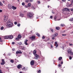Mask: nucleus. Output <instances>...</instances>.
Instances as JSON below:
<instances>
[{
    "mask_svg": "<svg viewBox=\"0 0 73 73\" xmlns=\"http://www.w3.org/2000/svg\"><path fill=\"white\" fill-rule=\"evenodd\" d=\"M20 16L21 17H23L24 15H23L22 13H21L20 14Z\"/></svg>",
    "mask_w": 73,
    "mask_h": 73,
    "instance_id": "nucleus-26",
    "label": "nucleus"
},
{
    "mask_svg": "<svg viewBox=\"0 0 73 73\" xmlns=\"http://www.w3.org/2000/svg\"><path fill=\"white\" fill-rule=\"evenodd\" d=\"M22 5H25V3H24L23 2L22 3Z\"/></svg>",
    "mask_w": 73,
    "mask_h": 73,
    "instance_id": "nucleus-39",
    "label": "nucleus"
},
{
    "mask_svg": "<svg viewBox=\"0 0 73 73\" xmlns=\"http://www.w3.org/2000/svg\"><path fill=\"white\" fill-rule=\"evenodd\" d=\"M44 41L45 42H47L48 41V40H44Z\"/></svg>",
    "mask_w": 73,
    "mask_h": 73,
    "instance_id": "nucleus-49",
    "label": "nucleus"
},
{
    "mask_svg": "<svg viewBox=\"0 0 73 73\" xmlns=\"http://www.w3.org/2000/svg\"><path fill=\"white\" fill-rule=\"evenodd\" d=\"M25 2L26 3H28L29 2V0H26Z\"/></svg>",
    "mask_w": 73,
    "mask_h": 73,
    "instance_id": "nucleus-36",
    "label": "nucleus"
},
{
    "mask_svg": "<svg viewBox=\"0 0 73 73\" xmlns=\"http://www.w3.org/2000/svg\"><path fill=\"white\" fill-rule=\"evenodd\" d=\"M0 5L1 6H3V4L1 2V1H0Z\"/></svg>",
    "mask_w": 73,
    "mask_h": 73,
    "instance_id": "nucleus-25",
    "label": "nucleus"
},
{
    "mask_svg": "<svg viewBox=\"0 0 73 73\" xmlns=\"http://www.w3.org/2000/svg\"><path fill=\"white\" fill-rule=\"evenodd\" d=\"M37 52V51L36 50H35L33 51V54L34 55H36L37 54H36V52Z\"/></svg>",
    "mask_w": 73,
    "mask_h": 73,
    "instance_id": "nucleus-14",
    "label": "nucleus"
},
{
    "mask_svg": "<svg viewBox=\"0 0 73 73\" xmlns=\"http://www.w3.org/2000/svg\"><path fill=\"white\" fill-rule=\"evenodd\" d=\"M36 35L38 36V37H40V34L37 33L36 34Z\"/></svg>",
    "mask_w": 73,
    "mask_h": 73,
    "instance_id": "nucleus-24",
    "label": "nucleus"
},
{
    "mask_svg": "<svg viewBox=\"0 0 73 73\" xmlns=\"http://www.w3.org/2000/svg\"><path fill=\"white\" fill-rule=\"evenodd\" d=\"M71 6H72V4L70 5H68L69 7H71Z\"/></svg>",
    "mask_w": 73,
    "mask_h": 73,
    "instance_id": "nucleus-44",
    "label": "nucleus"
},
{
    "mask_svg": "<svg viewBox=\"0 0 73 73\" xmlns=\"http://www.w3.org/2000/svg\"><path fill=\"white\" fill-rule=\"evenodd\" d=\"M17 38H21V35L19 34V35L17 36Z\"/></svg>",
    "mask_w": 73,
    "mask_h": 73,
    "instance_id": "nucleus-17",
    "label": "nucleus"
},
{
    "mask_svg": "<svg viewBox=\"0 0 73 73\" xmlns=\"http://www.w3.org/2000/svg\"><path fill=\"white\" fill-rule=\"evenodd\" d=\"M27 6H28V7H31V3H29L28 5Z\"/></svg>",
    "mask_w": 73,
    "mask_h": 73,
    "instance_id": "nucleus-18",
    "label": "nucleus"
},
{
    "mask_svg": "<svg viewBox=\"0 0 73 73\" xmlns=\"http://www.w3.org/2000/svg\"><path fill=\"white\" fill-rule=\"evenodd\" d=\"M3 12V11H2V10H0V12Z\"/></svg>",
    "mask_w": 73,
    "mask_h": 73,
    "instance_id": "nucleus-57",
    "label": "nucleus"
},
{
    "mask_svg": "<svg viewBox=\"0 0 73 73\" xmlns=\"http://www.w3.org/2000/svg\"><path fill=\"white\" fill-rule=\"evenodd\" d=\"M7 24L8 26L10 28H12L13 27V24L12 22H11L10 21H8L7 22Z\"/></svg>",
    "mask_w": 73,
    "mask_h": 73,
    "instance_id": "nucleus-2",
    "label": "nucleus"
},
{
    "mask_svg": "<svg viewBox=\"0 0 73 73\" xmlns=\"http://www.w3.org/2000/svg\"><path fill=\"white\" fill-rule=\"evenodd\" d=\"M62 57H60L58 58V60L59 61H61V60H62Z\"/></svg>",
    "mask_w": 73,
    "mask_h": 73,
    "instance_id": "nucleus-19",
    "label": "nucleus"
},
{
    "mask_svg": "<svg viewBox=\"0 0 73 73\" xmlns=\"http://www.w3.org/2000/svg\"><path fill=\"white\" fill-rule=\"evenodd\" d=\"M51 47L52 48H53V46H52V44H51Z\"/></svg>",
    "mask_w": 73,
    "mask_h": 73,
    "instance_id": "nucleus-56",
    "label": "nucleus"
},
{
    "mask_svg": "<svg viewBox=\"0 0 73 73\" xmlns=\"http://www.w3.org/2000/svg\"><path fill=\"white\" fill-rule=\"evenodd\" d=\"M33 15H34V14L32 12H29L27 13V16L28 18L29 19H31L33 17Z\"/></svg>",
    "mask_w": 73,
    "mask_h": 73,
    "instance_id": "nucleus-1",
    "label": "nucleus"
},
{
    "mask_svg": "<svg viewBox=\"0 0 73 73\" xmlns=\"http://www.w3.org/2000/svg\"><path fill=\"white\" fill-rule=\"evenodd\" d=\"M2 38H1L0 37V42H3V40H1Z\"/></svg>",
    "mask_w": 73,
    "mask_h": 73,
    "instance_id": "nucleus-29",
    "label": "nucleus"
},
{
    "mask_svg": "<svg viewBox=\"0 0 73 73\" xmlns=\"http://www.w3.org/2000/svg\"><path fill=\"white\" fill-rule=\"evenodd\" d=\"M59 67H61V66H62V65L60 64H59L58 65Z\"/></svg>",
    "mask_w": 73,
    "mask_h": 73,
    "instance_id": "nucleus-40",
    "label": "nucleus"
},
{
    "mask_svg": "<svg viewBox=\"0 0 73 73\" xmlns=\"http://www.w3.org/2000/svg\"><path fill=\"white\" fill-rule=\"evenodd\" d=\"M30 63L31 65H33L34 64H35V62H34V60H31Z\"/></svg>",
    "mask_w": 73,
    "mask_h": 73,
    "instance_id": "nucleus-8",
    "label": "nucleus"
},
{
    "mask_svg": "<svg viewBox=\"0 0 73 73\" xmlns=\"http://www.w3.org/2000/svg\"><path fill=\"white\" fill-rule=\"evenodd\" d=\"M12 6L10 4H9L8 5V8L9 9H12V7H11Z\"/></svg>",
    "mask_w": 73,
    "mask_h": 73,
    "instance_id": "nucleus-9",
    "label": "nucleus"
},
{
    "mask_svg": "<svg viewBox=\"0 0 73 73\" xmlns=\"http://www.w3.org/2000/svg\"><path fill=\"white\" fill-rule=\"evenodd\" d=\"M38 4H40V1H38Z\"/></svg>",
    "mask_w": 73,
    "mask_h": 73,
    "instance_id": "nucleus-47",
    "label": "nucleus"
},
{
    "mask_svg": "<svg viewBox=\"0 0 73 73\" xmlns=\"http://www.w3.org/2000/svg\"><path fill=\"white\" fill-rule=\"evenodd\" d=\"M3 3H5V1H3Z\"/></svg>",
    "mask_w": 73,
    "mask_h": 73,
    "instance_id": "nucleus-61",
    "label": "nucleus"
},
{
    "mask_svg": "<svg viewBox=\"0 0 73 73\" xmlns=\"http://www.w3.org/2000/svg\"><path fill=\"white\" fill-rule=\"evenodd\" d=\"M72 57H71V56H70L69 60H72Z\"/></svg>",
    "mask_w": 73,
    "mask_h": 73,
    "instance_id": "nucleus-38",
    "label": "nucleus"
},
{
    "mask_svg": "<svg viewBox=\"0 0 73 73\" xmlns=\"http://www.w3.org/2000/svg\"><path fill=\"white\" fill-rule=\"evenodd\" d=\"M18 44L21 45L22 44V43H21V42H19L18 43Z\"/></svg>",
    "mask_w": 73,
    "mask_h": 73,
    "instance_id": "nucleus-32",
    "label": "nucleus"
},
{
    "mask_svg": "<svg viewBox=\"0 0 73 73\" xmlns=\"http://www.w3.org/2000/svg\"><path fill=\"white\" fill-rule=\"evenodd\" d=\"M55 38H54V37H52V40H54L55 39Z\"/></svg>",
    "mask_w": 73,
    "mask_h": 73,
    "instance_id": "nucleus-48",
    "label": "nucleus"
},
{
    "mask_svg": "<svg viewBox=\"0 0 73 73\" xmlns=\"http://www.w3.org/2000/svg\"><path fill=\"white\" fill-rule=\"evenodd\" d=\"M56 17H55L54 18V20H55V21H56Z\"/></svg>",
    "mask_w": 73,
    "mask_h": 73,
    "instance_id": "nucleus-37",
    "label": "nucleus"
},
{
    "mask_svg": "<svg viewBox=\"0 0 73 73\" xmlns=\"http://www.w3.org/2000/svg\"><path fill=\"white\" fill-rule=\"evenodd\" d=\"M47 41H49V38H48L47 39Z\"/></svg>",
    "mask_w": 73,
    "mask_h": 73,
    "instance_id": "nucleus-62",
    "label": "nucleus"
},
{
    "mask_svg": "<svg viewBox=\"0 0 73 73\" xmlns=\"http://www.w3.org/2000/svg\"><path fill=\"white\" fill-rule=\"evenodd\" d=\"M1 65H4L5 64V61H4V59H2V62L1 63Z\"/></svg>",
    "mask_w": 73,
    "mask_h": 73,
    "instance_id": "nucleus-5",
    "label": "nucleus"
},
{
    "mask_svg": "<svg viewBox=\"0 0 73 73\" xmlns=\"http://www.w3.org/2000/svg\"><path fill=\"white\" fill-rule=\"evenodd\" d=\"M52 37H54V35H53L52 36Z\"/></svg>",
    "mask_w": 73,
    "mask_h": 73,
    "instance_id": "nucleus-60",
    "label": "nucleus"
},
{
    "mask_svg": "<svg viewBox=\"0 0 73 73\" xmlns=\"http://www.w3.org/2000/svg\"><path fill=\"white\" fill-rule=\"evenodd\" d=\"M28 40L27 39L25 40V44L26 45H28V43H27V41H28Z\"/></svg>",
    "mask_w": 73,
    "mask_h": 73,
    "instance_id": "nucleus-13",
    "label": "nucleus"
},
{
    "mask_svg": "<svg viewBox=\"0 0 73 73\" xmlns=\"http://www.w3.org/2000/svg\"><path fill=\"white\" fill-rule=\"evenodd\" d=\"M17 68L19 69H21V68H22V66L21 64H19L18 66H17Z\"/></svg>",
    "mask_w": 73,
    "mask_h": 73,
    "instance_id": "nucleus-7",
    "label": "nucleus"
},
{
    "mask_svg": "<svg viewBox=\"0 0 73 73\" xmlns=\"http://www.w3.org/2000/svg\"><path fill=\"white\" fill-rule=\"evenodd\" d=\"M35 59H36H36H37L38 58V57H39V55L36 54V55H35Z\"/></svg>",
    "mask_w": 73,
    "mask_h": 73,
    "instance_id": "nucleus-12",
    "label": "nucleus"
},
{
    "mask_svg": "<svg viewBox=\"0 0 73 73\" xmlns=\"http://www.w3.org/2000/svg\"><path fill=\"white\" fill-rule=\"evenodd\" d=\"M45 36H42V39H45Z\"/></svg>",
    "mask_w": 73,
    "mask_h": 73,
    "instance_id": "nucleus-30",
    "label": "nucleus"
},
{
    "mask_svg": "<svg viewBox=\"0 0 73 73\" xmlns=\"http://www.w3.org/2000/svg\"><path fill=\"white\" fill-rule=\"evenodd\" d=\"M32 9H35V7H32Z\"/></svg>",
    "mask_w": 73,
    "mask_h": 73,
    "instance_id": "nucleus-55",
    "label": "nucleus"
},
{
    "mask_svg": "<svg viewBox=\"0 0 73 73\" xmlns=\"http://www.w3.org/2000/svg\"><path fill=\"white\" fill-rule=\"evenodd\" d=\"M58 33H55V35H54V37H56V36H58Z\"/></svg>",
    "mask_w": 73,
    "mask_h": 73,
    "instance_id": "nucleus-22",
    "label": "nucleus"
},
{
    "mask_svg": "<svg viewBox=\"0 0 73 73\" xmlns=\"http://www.w3.org/2000/svg\"><path fill=\"white\" fill-rule=\"evenodd\" d=\"M16 40H19V38H16L15 39Z\"/></svg>",
    "mask_w": 73,
    "mask_h": 73,
    "instance_id": "nucleus-52",
    "label": "nucleus"
},
{
    "mask_svg": "<svg viewBox=\"0 0 73 73\" xmlns=\"http://www.w3.org/2000/svg\"><path fill=\"white\" fill-rule=\"evenodd\" d=\"M69 45H70V46H73V44H72L70 43V44H69Z\"/></svg>",
    "mask_w": 73,
    "mask_h": 73,
    "instance_id": "nucleus-50",
    "label": "nucleus"
},
{
    "mask_svg": "<svg viewBox=\"0 0 73 73\" xmlns=\"http://www.w3.org/2000/svg\"><path fill=\"white\" fill-rule=\"evenodd\" d=\"M9 38V36H6L4 37L5 39H8Z\"/></svg>",
    "mask_w": 73,
    "mask_h": 73,
    "instance_id": "nucleus-20",
    "label": "nucleus"
},
{
    "mask_svg": "<svg viewBox=\"0 0 73 73\" xmlns=\"http://www.w3.org/2000/svg\"><path fill=\"white\" fill-rule=\"evenodd\" d=\"M25 8H28V5L27 6V5H25Z\"/></svg>",
    "mask_w": 73,
    "mask_h": 73,
    "instance_id": "nucleus-42",
    "label": "nucleus"
},
{
    "mask_svg": "<svg viewBox=\"0 0 73 73\" xmlns=\"http://www.w3.org/2000/svg\"><path fill=\"white\" fill-rule=\"evenodd\" d=\"M60 26L63 27H64V25L63 24H62L60 25Z\"/></svg>",
    "mask_w": 73,
    "mask_h": 73,
    "instance_id": "nucleus-28",
    "label": "nucleus"
},
{
    "mask_svg": "<svg viewBox=\"0 0 73 73\" xmlns=\"http://www.w3.org/2000/svg\"><path fill=\"white\" fill-rule=\"evenodd\" d=\"M55 44H57V42H55Z\"/></svg>",
    "mask_w": 73,
    "mask_h": 73,
    "instance_id": "nucleus-54",
    "label": "nucleus"
},
{
    "mask_svg": "<svg viewBox=\"0 0 73 73\" xmlns=\"http://www.w3.org/2000/svg\"><path fill=\"white\" fill-rule=\"evenodd\" d=\"M67 11H68V12H70V9H69L68 8L67 9Z\"/></svg>",
    "mask_w": 73,
    "mask_h": 73,
    "instance_id": "nucleus-43",
    "label": "nucleus"
},
{
    "mask_svg": "<svg viewBox=\"0 0 73 73\" xmlns=\"http://www.w3.org/2000/svg\"><path fill=\"white\" fill-rule=\"evenodd\" d=\"M52 13L53 14H54V12H52Z\"/></svg>",
    "mask_w": 73,
    "mask_h": 73,
    "instance_id": "nucleus-63",
    "label": "nucleus"
},
{
    "mask_svg": "<svg viewBox=\"0 0 73 73\" xmlns=\"http://www.w3.org/2000/svg\"><path fill=\"white\" fill-rule=\"evenodd\" d=\"M11 8H12L13 9V10H15L17 9V7H15L14 6H13L11 7Z\"/></svg>",
    "mask_w": 73,
    "mask_h": 73,
    "instance_id": "nucleus-11",
    "label": "nucleus"
},
{
    "mask_svg": "<svg viewBox=\"0 0 73 73\" xmlns=\"http://www.w3.org/2000/svg\"><path fill=\"white\" fill-rule=\"evenodd\" d=\"M12 44H13V45H14V44H15V42H12Z\"/></svg>",
    "mask_w": 73,
    "mask_h": 73,
    "instance_id": "nucleus-51",
    "label": "nucleus"
},
{
    "mask_svg": "<svg viewBox=\"0 0 73 73\" xmlns=\"http://www.w3.org/2000/svg\"><path fill=\"white\" fill-rule=\"evenodd\" d=\"M67 52L68 54H70L71 55H73V52L72 51V50L70 48H68L67 50Z\"/></svg>",
    "mask_w": 73,
    "mask_h": 73,
    "instance_id": "nucleus-3",
    "label": "nucleus"
},
{
    "mask_svg": "<svg viewBox=\"0 0 73 73\" xmlns=\"http://www.w3.org/2000/svg\"><path fill=\"white\" fill-rule=\"evenodd\" d=\"M35 37L36 36H35L32 35L31 37L29 38L30 39H31V40H34L35 39Z\"/></svg>",
    "mask_w": 73,
    "mask_h": 73,
    "instance_id": "nucleus-4",
    "label": "nucleus"
},
{
    "mask_svg": "<svg viewBox=\"0 0 73 73\" xmlns=\"http://www.w3.org/2000/svg\"><path fill=\"white\" fill-rule=\"evenodd\" d=\"M55 45L56 46V47H57L58 46V44H55Z\"/></svg>",
    "mask_w": 73,
    "mask_h": 73,
    "instance_id": "nucleus-33",
    "label": "nucleus"
},
{
    "mask_svg": "<svg viewBox=\"0 0 73 73\" xmlns=\"http://www.w3.org/2000/svg\"><path fill=\"white\" fill-rule=\"evenodd\" d=\"M56 30H60V27H56Z\"/></svg>",
    "mask_w": 73,
    "mask_h": 73,
    "instance_id": "nucleus-23",
    "label": "nucleus"
},
{
    "mask_svg": "<svg viewBox=\"0 0 73 73\" xmlns=\"http://www.w3.org/2000/svg\"><path fill=\"white\" fill-rule=\"evenodd\" d=\"M1 30H3V29H4V27H1Z\"/></svg>",
    "mask_w": 73,
    "mask_h": 73,
    "instance_id": "nucleus-35",
    "label": "nucleus"
},
{
    "mask_svg": "<svg viewBox=\"0 0 73 73\" xmlns=\"http://www.w3.org/2000/svg\"><path fill=\"white\" fill-rule=\"evenodd\" d=\"M38 72L39 73H41V70H39V71H38Z\"/></svg>",
    "mask_w": 73,
    "mask_h": 73,
    "instance_id": "nucleus-46",
    "label": "nucleus"
},
{
    "mask_svg": "<svg viewBox=\"0 0 73 73\" xmlns=\"http://www.w3.org/2000/svg\"><path fill=\"white\" fill-rule=\"evenodd\" d=\"M21 49L22 50H25V47L24 46H22L21 48Z\"/></svg>",
    "mask_w": 73,
    "mask_h": 73,
    "instance_id": "nucleus-15",
    "label": "nucleus"
},
{
    "mask_svg": "<svg viewBox=\"0 0 73 73\" xmlns=\"http://www.w3.org/2000/svg\"><path fill=\"white\" fill-rule=\"evenodd\" d=\"M61 64H63V62L62 61L61 62Z\"/></svg>",
    "mask_w": 73,
    "mask_h": 73,
    "instance_id": "nucleus-58",
    "label": "nucleus"
},
{
    "mask_svg": "<svg viewBox=\"0 0 73 73\" xmlns=\"http://www.w3.org/2000/svg\"><path fill=\"white\" fill-rule=\"evenodd\" d=\"M18 27H20V24H18L17 25Z\"/></svg>",
    "mask_w": 73,
    "mask_h": 73,
    "instance_id": "nucleus-41",
    "label": "nucleus"
},
{
    "mask_svg": "<svg viewBox=\"0 0 73 73\" xmlns=\"http://www.w3.org/2000/svg\"><path fill=\"white\" fill-rule=\"evenodd\" d=\"M62 0L63 1H66V0Z\"/></svg>",
    "mask_w": 73,
    "mask_h": 73,
    "instance_id": "nucleus-59",
    "label": "nucleus"
},
{
    "mask_svg": "<svg viewBox=\"0 0 73 73\" xmlns=\"http://www.w3.org/2000/svg\"><path fill=\"white\" fill-rule=\"evenodd\" d=\"M9 38L10 39H12L13 38V36L12 35H9Z\"/></svg>",
    "mask_w": 73,
    "mask_h": 73,
    "instance_id": "nucleus-10",
    "label": "nucleus"
},
{
    "mask_svg": "<svg viewBox=\"0 0 73 73\" xmlns=\"http://www.w3.org/2000/svg\"><path fill=\"white\" fill-rule=\"evenodd\" d=\"M50 19H52V18H53V16H50Z\"/></svg>",
    "mask_w": 73,
    "mask_h": 73,
    "instance_id": "nucleus-53",
    "label": "nucleus"
},
{
    "mask_svg": "<svg viewBox=\"0 0 73 73\" xmlns=\"http://www.w3.org/2000/svg\"><path fill=\"white\" fill-rule=\"evenodd\" d=\"M62 36H66V34H62Z\"/></svg>",
    "mask_w": 73,
    "mask_h": 73,
    "instance_id": "nucleus-34",
    "label": "nucleus"
},
{
    "mask_svg": "<svg viewBox=\"0 0 73 73\" xmlns=\"http://www.w3.org/2000/svg\"><path fill=\"white\" fill-rule=\"evenodd\" d=\"M22 52L21 51L19 50V51H17L16 52V54H22Z\"/></svg>",
    "mask_w": 73,
    "mask_h": 73,
    "instance_id": "nucleus-6",
    "label": "nucleus"
},
{
    "mask_svg": "<svg viewBox=\"0 0 73 73\" xmlns=\"http://www.w3.org/2000/svg\"><path fill=\"white\" fill-rule=\"evenodd\" d=\"M10 62H11L12 63H13L14 62V61L13 60H10Z\"/></svg>",
    "mask_w": 73,
    "mask_h": 73,
    "instance_id": "nucleus-27",
    "label": "nucleus"
},
{
    "mask_svg": "<svg viewBox=\"0 0 73 73\" xmlns=\"http://www.w3.org/2000/svg\"><path fill=\"white\" fill-rule=\"evenodd\" d=\"M19 73H22V72H20Z\"/></svg>",
    "mask_w": 73,
    "mask_h": 73,
    "instance_id": "nucleus-64",
    "label": "nucleus"
},
{
    "mask_svg": "<svg viewBox=\"0 0 73 73\" xmlns=\"http://www.w3.org/2000/svg\"><path fill=\"white\" fill-rule=\"evenodd\" d=\"M17 24V23L16 22H15L14 23V24H15V25H16Z\"/></svg>",
    "mask_w": 73,
    "mask_h": 73,
    "instance_id": "nucleus-45",
    "label": "nucleus"
},
{
    "mask_svg": "<svg viewBox=\"0 0 73 73\" xmlns=\"http://www.w3.org/2000/svg\"><path fill=\"white\" fill-rule=\"evenodd\" d=\"M69 21H73V18L70 19H69Z\"/></svg>",
    "mask_w": 73,
    "mask_h": 73,
    "instance_id": "nucleus-21",
    "label": "nucleus"
},
{
    "mask_svg": "<svg viewBox=\"0 0 73 73\" xmlns=\"http://www.w3.org/2000/svg\"><path fill=\"white\" fill-rule=\"evenodd\" d=\"M50 30H51V31H52V32L53 33V29H52V28L50 29Z\"/></svg>",
    "mask_w": 73,
    "mask_h": 73,
    "instance_id": "nucleus-31",
    "label": "nucleus"
},
{
    "mask_svg": "<svg viewBox=\"0 0 73 73\" xmlns=\"http://www.w3.org/2000/svg\"><path fill=\"white\" fill-rule=\"evenodd\" d=\"M68 9V8H65L62 10V11L63 12H64V11H67Z\"/></svg>",
    "mask_w": 73,
    "mask_h": 73,
    "instance_id": "nucleus-16",
    "label": "nucleus"
}]
</instances>
